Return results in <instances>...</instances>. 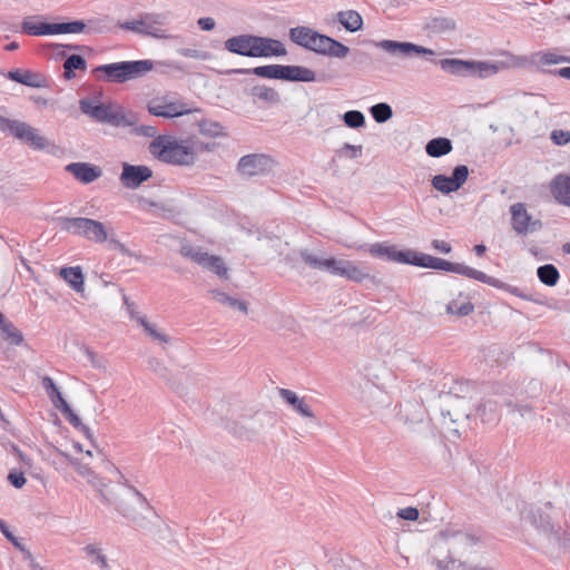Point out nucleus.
Returning a JSON list of instances; mask_svg holds the SVG:
<instances>
[{
	"label": "nucleus",
	"instance_id": "nucleus-29",
	"mask_svg": "<svg viewBox=\"0 0 570 570\" xmlns=\"http://www.w3.org/2000/svg\"><path fill=\"white\" fill-rule=\"evenodd\" d=\"M474 311V305L468 296L459 293L458 297L450 301L445 306V312L449 315L459 317L468 316Z\"/></svg>",
	"mask_w": 570,
	"mask_h": 570
},
{
	"label": "nucleus",
	"instance_id": "nucleus-37",
	"mask_svg": "<svg viewBox=\"0 0 570 570\" xmlns=\"http://www.w3.org/2000/svg\"><path fill=\"white\" fill-rule=\"evenodd\" d=\"M337 21L350 32L358 31L363 27V18L355 10L340 11Z\"/></svg>",
	"mask_w": 570,
	"mask_h": 570
},
{
	"label": "nucleus",
	"instance_id": "nucleus-43",
	"mask_svg": "<svg viewBox=\"0 0 570 570\" xmlns=\"http://www.w3.org/2000/svg\"><path fill=\"white\" fill-rule=\"evenodd\" d=\"M85 23L88 24L86 28V33L90 35L108 33L111 32L115 28L111 19H109L108 17L92 18L85 21Z\"/></svg>",
	"mask_w": 570,
	"mask_h": 570
},
{
	"label": "nucleus",
	"instance_id": "nucleus-41",
	"mask_svg": "<svg viewBox=\"0 0 570 570\" xmlns=\"http://www.w3.org/2000/svg\"><path fill=\"white\" fill-rule=\"evenodd\" d=\"M86 59L80 55H70L63 62V78L71 80L76 77V70H86Z\"/></svg>",
	"mask_w": 570,
	"mask_h": 570
},
{
	"label": "nucleus",
	"instance_id": "nucleus-22",
	"mask_svg": "<svg viewBox=\"0 0 570 570\" xmlns=\"http://www.w3.org/2000/svg\"><path fill=\"white\" fill-rule=\"evenodd\" d=\"M11 81L24 85L31 88H45L47 87L46 78L38 72L30 70L13 69L4 75Z\"/></svg>",
	"mask_w": 570,
	"mask_h": 570
},
{
	"label": "nucleus",
	"instance_id": "nucleus-9",
	"mask_svg": "<svg viewBox=\"0 0 570 570\" xmlns=\"http://www.w3.org/2000/svg\"><path fill=\"white\" fill-rule=\"evenodd\" d=\"M0 129L9 132L14 138L23 141L33 149L41 150L46 147L45 137L40 136L33 127L19 120H10L0 116Z\"/></svg>",
	"mask_w": 570,
	"mask_h": 570
},
{
	"label": "nucleus",
	"instance_id": "nucleus-28",
	"mask_svg": "<svg viewBox=\"0 0 570 570\" xmlns=\"http://www.w3.org/2000/svg\"><path fill=\"white\" fill-rule=\"evenodd\" d=\"M0 337L11 346L23 343L22 332L0 312Z\"/></svg>",
	"mask_w": 570,
	"mask_h": 570
},
{
	"label": "nucleus",
	"instance_id": "nucleus-4",
	"mask_svg": "<svg viewBox=\"0 0 570 570\" xmlns=\"http://www.w3.org/2000/svg\"><path fill=\"white\" fill-rule=\"evenodd\" d=\"M301 257L305 264L314 269L324 271L331 275L344 277L355 283H362L364 279L370 278L367 272L351 261L337 259L335 257L318 258L307 249L301 250Z\"/></svg>",
	"mask_w": 570,
	"mask_h": 570
},
{
	"label": "nucleus",
	"instance_id": "nucleus-31",
	"mask_svg": "<svg viewBox=\"0 0 570 570\" xmlns=\"http://www.w3.org/2000/svg\"><path fill=\"white\" fill-rule=\"evenodd\" d=\"M367 252L377 258H385L391 262L400 263V255L403 250L397 249L395 245H386L385 243H374L367 247Z\"/></svg>",
	"mask_w": 570,
	"mask_h": 570
},
{
	"label": "nucleus",
	"instance_id": "nucleus-48",
	"mask_svg": "<svg viewBox=\"0 0 570 570\" xmlns=\"http://www.w3.org/2000/svg\"><path fill=\"white\" fill-rule=\"evenodd\" d=\"M82 550L86 556L91 559L92 563L98 564L102 570H109L107 557L102 553L100 548L94 544H87Z\"/></svg>",
	"mask_w": 570,
	"mask_h": 570
},
{
	"label": "nucleus",
	"instance_id": "nucleus-8",
	"mask_svg": "<svg viewBox=\"0 0 570 570\" xmlns=\"http://www.w3.org/2000/svg\"><path fill=\"white\" fill-rule=\"evenodd\" d=\"M147 110L155 117L176 118L193 112H200V108H191L184 100H171L168 96L156 97L148 101Z\"/></svg>",
	"mask_w": 570,
	"mask_h": 570
},
{
	"label": "nucleus",
	"instance_id": "nucleus-57",
	"mask_svg": "<svg viewBox=\"0 0 570 570\" xmlns=\"http://www.w3.org/2000/svg\"><path fill=\"white\" fill-rule=\"evenodd\" d=\"M149 367L161 379L169 381V371L167 367L159 362L157 358H150L148 361Z\"/></svg>",
	"mask_w": 570,
	"mask_h": 570
},
{
	"label": "nucleus",
	"instance_id": "nucleus-55",
	"mask_svg": "<svg viewBox=\"0 0 570 570\" xmlns=\"http://www.w3.org/2000/svg\"><path fill=\"white\" fill-rule=\"evenodd\" d=\"M177 53L196 60H206L208 58V52L196 48H179L177 49Z\"/></svg>",
	"mask_w": 570,
	"mask_h": 570
},
{
	"label": "nucleus",
	"instance_id": "nucleus-47",
	"mask_svg": "<svg viewBox=\"0 0 570 570\" xmlns=\"http://www.w3.org/2000/svg\"><path fill=\"white\" fill-rule=\"evenodd\" d=\"M370 114L377 124H384L393 116V109L387 102H379L370 108Z\"/></svg>",
	"mask_w": 570,
	"mask_h": 570
},
{
	"label": "nucleus",
	"instance_id": "nucleus-21",
	"mask_svg": "<svg viewBox=\"0 0 570 570\" xmlns=\"http://www.w3.org/2000/svg\"><path fill=\"white\" fill-rule=\"evenodd\" d=\"M227 75H255L261 78L283 80L284 65H265L255 68L232 69Z\"/></svg>",
	"mask_w": 570,
	"mask_h": 570
},
{
	"label": "nucleus",
	"instance_id": "nucleus-1",
	"mask_svg": "<svg viewBox=\"0 0 570 570\" xmlns=\"http://www.w3.org/2000/svg\"><path fill=\"white\" fill-rule=\"evenodd\" d=\"M289 39L295 45L320 56L344 59L351 51L338 40L305 26L291 28Z\"/></svg>",
	"mask_w": 570,
	"mask_h": 570
},
{
	"label": "nucleus",
	"instance_id": "nucleus-17",
	"mask_svg": "<svg viewBox=\"0 0 570 570\" xmlns=\"http://www.w3.org/2000/svg\"><path fill=\"white\" fill-rule=\"evenodd\" d=\"M428 268L459 274L479 282L482 281L484 274L483 272L470 267L463 263H453L431 255L429 258Z\"/></svg>",
	"mask_w": 570,
	"mask_h": 570
},
{
	"label": "nucleus",
	"instance_id": "nucleus-2",
	"mask_svg": "<svg viewBox=\"0 0 570 570\" xmlns=\"http://www.w3.org/2000/svg\"><path fill=\"white\" fill-rule=\"evenodd\" d=\"M149 151L155 158L169 165L190 166L196 159V153L188 141L166 135H158L153 139Z\"/></svg>",
	"mask_w": 570,
	"mask_h": 570
},
{
	"label": "nucleus",
	"instance_id": "nucleus-50",
	"mask_svg": "<svg viewBox=\"0 0 570 570\" xmlns=\"http://www.w3.org/2000/svg\"><path fill=\"white\" fill-rule=\"evenodd\" d=\"M88 24L83 20H72L68 22H60V35L62 33H81L86 32Z\"/></svg>",
	"mask_w": 570,
	"mask_h": 570
},
{
	"label": "nucleus",
	"instance_id": "nucleus-5",
	"mask_svg": "<svg viewBox=\"0 0 570 570\" xmlns=\"http://www.w3.org/2000/svg\"><path fill=\"white\" fill-rule=\"evenodd\" d=\"M440 68L453 76L478 77L481 79L499 72L500 63L491 61L463 60L458 58H444L438 61Z\"/></svg>",
	"mask_w": 570,
	"mask_h": 570
},
{
	"label": "nucleus",
	"instance_id": "nucleus-6",
	"mask_svg": "<svg viewBox=\"0 0 570 570\" xmlns=\"http://www.w3.org/2000/svg\"><path fill=\"white\" fill-rule=\"evenodd\" d=\"M57 224L61 230L76 236H82L95 243L107 240V232L102 223L86 217H58Z\"/></svg>",
	"mask_w": 570,
	"mask_h": 570
},
{
	"label": "nucleus",
	"instance_id": "nucleus-12",
	"mask_svg": "<svg viewBox=\"0 0 570 570\" xmlns=\"http://www.w3.org/2000/svg\"><path fill=\"white\" fill-rule=\"evenodd\" d=\"M542 537V550L551 558L558 557L570 548V537L557 524L540 533Z\"/></svg>",
	"mask_w": 570,
	"mask_h": 570
},
{
	"label": "nucleus",
	"instance_id": "nucleus-52",
	"mask_svg": "<svg viewBox=\"0 0 570 570\" xmlns=\"http://www.w3.org/2000/svg\"><path fill=\"white\" fill-rule=\"evenodd\" d=\"M139 323L153 338L164 343H167L169 341V337L166 334L158 332L156 326L149 323L145 317L139 318Z\"/></svg>",
	"mask_w": 570,
	"mask_h": 570
},
{
	"label": "nucleus",
	"instance_id": "nucleus-16",
	"mask_svg": "<svg viewBox=\"0 0 570 570\" xmlns=\"http://www.w3.org/2000/svg\"><path fill=\"white\" fill-rule=\"evenodd\" d=\"M151 177L153 170L148 166L122 163L119 181L127 189H137Z\"/></svg>",
	"mask_w": 570,
	"mask_h": 570
},
{
	"label": "nucleus",
	"instance_id": "nucleus-26",
	"mask_svg": "<svg viewBox=\"0 0 570 570\" xmlns=\"http://www.w3.org/2000/svg\"><path fill=\"white\" fill-rule=\"evenodd\" d=\"M278 395L288 404L293 411L303 417H314V413L304 397H299L295 392L288 389H278Z\"/></svg>",
	"mask_w": 570,
	"mask_h": 570
},
{
	"label": "nucleus",
	"instance_id": "nucleus-40",
	"mask_svg": "<svg viewBox=\"0 0 570 570\" xmlns=\"http://www.w3.org/2000/svg\"><path fill=\"white\" fill-rule=\"evenodd\" d=\"M400 264L428 268L430 255L414 249H405L400 255Z\"/></svg>",
	"mask_w": 570,
	"mask_h": 570
},
{
	"label": "nucleus",
	"instance_id": "nucleus-30",
	"mask_svg": "<svg viewBox=\"0 0 570 570\" xmlns=\"http://www.w3.org/2000/svg\"><path fill=\"white\" fill-rule=\"evenodd\" d=\"M551 191L560 204L570 206V176H556L551 185Z\"/></svg>",
	"mask_w": 570,
	"mask_h": 570
},
{
	"label": "nucleus",
	"instance_id": "nucleus-7",
	"mask_svg": "<svg viewBox=\"0 0 570 570\" xmlns=\"http://www.w3.org/2000/svg\"><path fill=\"white\" fill-rule=\"evenodd\" d=\"M166 16L163 13H141L138 19L119 22L118 27L132 31L144 36H150L156 39H171L177 38V36H171L166 32V30L159 28L166 23Z\"/></svg>",
	"mask_w": 570,
	"mask_h": 570
},
{
	"label": "nucleus",
	"instance_id": "nucleus-61",
	"mask_svg": "<svg viewBox=\"0 0 570 570\" xmlns=\"http://www.w3.org/2000/svg\"><path fill=\"white\" fill-rule=\"evenodd\" d=\"M551 140L558 146L566 145L570 140V132L556 129L551 132Z\"/></svg>",
	"mask_w": 570,
	"mask_h": 570
},
{
	"label": "nucleus",
	"instance_id": "nucleus-15",
	"mask_svg": "<svg viewBox=\"0 0 570 570\" xmlns=\"http://www.w3.org/2000/svg\"><path fill=\"white\" fill-rule=\"evenodd\" d=\"M273 166L274 160L269 156L265 154H249L239 159L237 169L240 174L252 177L272 171Z\"/></svg>",
	"mask_w": 570,
	"mask_h": 570
},
{
	"label": "nucleus",
	"instance_id": "nucleus-49",
	"mask_svg": "<svg viewBox=\"0 0 570 570\" xmlns=\"http://www.w3.org/2000/svg\"><path fill=\"white\" fill-rule=\"evenodd\" d=\"M344 124L353 129L365 126V116L360 110H348L343 115Z\"/></svg>",
	"mask_w": 570,
	"mask_h": 570
},
{
	"label": "nucleus",
	"instance_id": "nucleus-51",
	"mask_svg": "<svg viewBox=\"0 0 570 570\" xmlns=\"http://www.w3.org/2000/svg\"><path fill=\"white\" fill-rule=\"evenodd\" d=\"M337 156L346 157L350 159H356L362 156V146L361 145H351L345 142L337 151Z\"/></svg>",
	"mask_w": 570,
	"mask_h": 570
},
{
	"label": "nucleus",
	"instance_id": "nucleus-19",
	"mask_svg": "<svg viewBox=\"0 0 570 570\" xmlns=\"http://www.w3.org/2000/svg\"><path fill=\"white\" fill-rule=\"evenodd\" d=\"M21 32L37 37L60 35V22H35L31 17H28L21 22Z\"/></svg>",
	"mask_w": 570,
	"mask_h": 570
},
{
	"label": "nucleus",
	"instance_id": "nucleus-60",
	"mask_svg": "<svg viewBox=\"0 0 570 570\" xmlns=\"http://www.w3.org/2000/svg\"><path fill=\"white\" fill-rule=\"evenodd\" d=\"M433 28L439 31L454 30L455 23L453 20L448 18H435L433 20Z\"/></svg>",
	"mask_w": 570,
	"mask_h": 570
},
{
	"label": "nucleus",
	"instance_id": "nucleus-33",
	"mask_svg": "<svg viewBox=\"0 0 570 570\" xmlns=\"http://www.w3.org/2000/svg\"><path fill=\"white\" fill-rule=\"evenodd\" d=\"M453 149L451 139L446 137H436L428 141L425 153L428 156L439 158L450 154Z\"/></svg>",
	"mask_w": 570,
	"mask_h": 570
},
{
	"label": "nucleus",
	"instance_id": "nucleus-54",
	"mask_svg": "<svg viewBox=\"0 0 570 570\" xmlns=\"http://www.w3.org/2000/svg\"><path fill=\"white\" fill-rule=\"evenodd\" d=\"M560 56L559 53H554L551 51H539L535 53V57H538V61L542 66L548 65H558L560 63Z\"/></svg>",
	"mask_w": 570,
	"mask_h": 570
},
{
	"label": "nucleus",
	"instance_id": "nucleus-25",
	"mask_svg": "<svg viewBox=\"0 0 570 570\" xmlns=\"http://www.w3.org/2000/svg\"><path fill=\"white\" fill-rule=\"evenodd\" d=\"M521 518L530 522V524L534 527L539 534L544 530H548V528L557 525V523L552 522L551 517L540 508H530L529 510H523L521 512Z\"/></svg>",
	"mask_w": 570,
	"mask_h": 570
},
{
	"label": "nucleus",
	"instance_id": "nucleus-11",
	"mask_svg": "<svg viewBox=\"0 0 570 570\" xmlns=\"http://www.w3.org/2000/svg\"><path fill=\"white\" fill-rule=\"evenodd\" d=\"M511 226L518 236H527L542 229L540 219H534L527 210L524 203H515L510 206Z\"/></svg>",
	"mask_w": 570,
	"mask_h": 570
},
{
	"label": "nucleus",
	"instance_id": "nucleus-59",
	"mask_svg": "<svg viewBox=\"0 0 570 570\" xmlns=\"http://www.w3.org/2000/svg\"><path fill=\"white\" fill-rule=\"evenodd\" d=\"M396 515L403 520L416 521L420 517V512L414 507H407V508L400 509L397 511Z\"/></svg>",
	"mask_w": 570,
	"mask_h": 570
},
{
	"label": "nucleus",
	"instance_id": "nucleus-63",
	"mask_svg": "<svg viewBox=\"0 0 570 570\" xmlns=\"http://www.w3.org/2000/svg\"><path fill=\"white\" fill-rule=\"evenodd\" d=\"M543 72L549 76L560 77L570 80V67L543 70Z\"/></svg>",
	"mask_w": 570,
	"mask_h": 570
},
{
	"label": "nucleus",
	"instance_id": "nucleus-23",
	"mask_svg": "<svg viewBox=\"0 0 570 570\" xmlns=\"http://www.w3.org/2000/svg\"><path fill=\"white\" fill-rule=\"evenodd\" d=\"M99 500L105 505H114L116 511L122 515L124 518L132 521L138 527H145V518L137 513L132 508H130L124 501H112L104 491L99 490L98 492Z\"/></svg>",
	"mask_w": 570,
	"mask_h": 570
},
{
	"label": "nucleus",
	"instance_id": "nucleus-45",
	"mask_svg": "<svg viewBox=\"0 0 570 570\" xmlns=\"http://www.w3.org/2000/svg\"><path fill=\"white\" fill-rule=\"evenodd\" d=\"M212 294H213L214 298L218 303L227 305V306H229V307H232L234 309H238V311H240L244 314H247L248 306H247V303L245 301L232 297V296H229L228 294H226L225 292H222V291H212Z\"/></svg>",
	"mask_w": 570,
	"mask_h": 570
},
{
	"label": "nucleus",
	"instance_id": "nucleus-34",
	"mask_svg": "<svg viewBox=\"0 0 570 570\" xmlns=\"http://www.w3.org/2000/svg\"><path fill=\"white\" fill-rule=\"evenodd\" d=\"M470 391L471 386L468 381L445 377L441 393L450 394L455 397H465Z\"/></svg>",
	"mask_w": 570,
	"mask_h": 570
},
{
	"label": "nucleus",
	"instance_id": "nucleus-24",
	"mask_svg": "<svg viewBox=\"0 0 570 570\" xmlns=\"http://www.w3.org/2000/svg\"><path fill=\"white\" fill-rule=\"evenodd\" d=\"M79 108L85 114L98 122L106 124L111 111V106L102 102H95L90 99H81Z\"/></svg>",
	"mask_w": 570,
	"mask_h": 570
},
{
	"label": "nucleus",
	"instance_id": "nucleus-58",
	"mask_svg": "<svg viewBox=\"0 0 570 570\" xmlns=\"http://www.w3.org/2000/svg\"><path fill=\"white\" fill-rule=\"evenodd\" d=\"M60 412L76 430H78L83 424L79 416L72 411L70 405H67Z\"/></svg>",
	"mask_w": 570,
	"mask_h": 570
},
{
	"label": "nucleus",
	"instance_id": "nucleus-38",
	"mask_svg": "<svg viewBox=\"0 0 570 570\" xmlns=\"http://www.w3.org/2000/svg\"><path fill=\"white\" fill-rule=\"evenodd\" d=\"M106 124L117 128L132 127L137 124V118L132 112L126 114L122 109H111Z\"/></svg>",
	"mask_w": 570,
	"mask_h": 570
},
{
	"label": "nucleus",
	"instance_id": "nucleus-42",
	"mask_svg": "<svg viewBox=\"0 0 570 570\" xmlns=\"http://www.w3.org/2000/svg\"><path fill=\"white\" fill-rule=\"evenodd\" d=\"M537 276L547 286H556L560 279V273L553 264H544L538 267Z\"/></svg>",
	"mask_w": 570,
	"mask_h": 570
},
{
	"label": "nucleus",
	"instance_id": "nucleus-64",
	"mask_svg": "<svg viewBox=\"0 0 570 570\" xmlns=\"http://www.w3.org/2000/svg\"><path fill=\"white\" fill-rule=\"evenodd\" d=\"M431 246L443 254H449L452 250V246L445 240L433 239Z\"/></svg>",
	"mask_w": 570,
	"mask_h": 570
},
{
	"label": "nucleus",
	"instance_id": "nucleus-3",
	"mask_svg": "<svg viewBox=\"0 0 570 570\" xmlns=\"http://www.w3.org/2000/svg\"><path fill=\"white\" fill-rule=\"evenodd\" d=\"M153 67L154 65L150 60H126L99 65L91 70V73L100 81L124 83L145 75Z\"/></svg>",
	"mask_w": 570,
	"mask_h": 570
},
{
	"label": "nucleus",
	"instance_id": "nucleus-44",
	"mask_svg": "<svg viewBox=\"0 0 570 570\" xmlns=\"http://www.w3.org/2000/svg\"><path fill=\"white\" fill-rule=\"evenodd\" d=\"M250 96L268 104H277L281 100L279 94L265 85H256L249 91Z\"/></svg>",
	"mask_w": 570,
	"mask_h": 570
},
{
	"label": "nucleus",
	"instance_id": "nucleus-18",
	"mask_svg": "<svg viewBox=\"0 0 570 570\" xmlns=\"http://www.w3.org/2000/svg\"><path fill=\"white\" fill-rule=\"evenodd\" d=\"M481 283H484L487 285H490L494 288H499V289H502L504 292H508L517 297H520L524 301H528V302H533L535 304H543V298L541 295L539 294H535V293H530V292H525L517 286H513V285H510V284H507V283H503L502 281H500L499 278H495L493 276H489L487 275L485 273L483 274V277H482V281Z\"/></svg>",
	"mask_w": 570,
	"mask_h": 570
},
{
	"label": "nucleus",
	"instance_id": "nucleus-56",
	"mask_svg": "<svg viewBox=\"0 0 570 570\" xmlns=\"http://www.w3.org/2000/svg\"><path fill=\"white\" fill-rule=\"evenodd\" d=\"M132 127H134L132 132L137 136H144V137L154 138V139L156 137H158L157 136L158 130L155 126H151V125L137 126V124H136Z\"/></svg>",
	"mask_w": 570,
	"mask_h": 570
},
{
	"label": "nucleus",
	"instance_id": "nucleus-32",
	"mask_svg": "<svg viewBox=\"0 0 570 570\" xmlns=\"http://www.w3.org/2000/svg\"><path fill=\"white\" fill-rule=\"evenodd\" d=\"M60 276L63 281L77 293H81L85 289L83 273L80 266L62 267L60 269Z\"/></svg>",
	"mask_w": 570,
	"mask_h": 570
},
{
	"label": "nucleus",
	"instance_id": "nucleus-35",
	"mask_svg": "<svg viewBox=\"0 0 570 570\" xmlns=\"http://www.w3.org/2000/svg\"><path fill=\"white\" fill-rule=\"evenodd\" d=\"M41 385L57 410L61 411L63 407L69 405L68 402L63 399L55 381L50 376H43L41 380Z\"/></svg>",
	"mask_w": 570,
	"mask_h": 570
},
{
	"label": "nucleus",
	"instance_id": "nucleus-62",
	"mask_svg": "<svg viewBox=\"0 0 570 570\" xmlns=\"http://www.w3.org/2000/svg\"><path fill=\"white\" fill-rule=\"evenodd\" d=\"M8 481L10 484H12L16 489H21L26 482L27 479L24 478L22 472L11 471L8 474Z\"/></svg>",
	"mask_w": 570,
	"mask_h": 570
},
{
	"label": "nucleus",
	"instance_id": "nucleus-20",
	"mask_svg": "<svg viewBox=\"0 0 570 570\" xmlns=\"http://www.w3.org/2000/svg\"><path fill=\"white\" fill-rule=\"evenodd\" d=\"M65 169L82 184H90L102 174L98 166L90 163H71Z\"/></svg>",
	"mask_w": 570,
	"mask_h": 570
},
{
	"label": "nucleus",
	"instance_id": "nucleus-14",
	"mask_svg": "<svg viewBox=\"0 0 570 570\" xmlns=\"http://www.w3.org/2000/svg\"><path fill=\"white\" fill-rule=\"evenodd\" d=\"M469 168L466 165H458L454 167L452 175L446 176L438 174L432 178V186L442 194H451L459 190L468 180Z\"/></svg>",
	"mask_w": 570,
	"mask_h": 570
},
{
	"label": "nucleus",
	"instance_id": "nucleus-53",
	"mask_svg": "<svg viewBox=\"0 0 570 570\" xmlns=\"http://www.w3.org/2000/svg\"><path fill=\"white\" fill-rule=\"evenodd\" d=\"M203 253L204 252H202L199 247H195L193 245H183L180 248V254L196 264L202 263Z\"/></svg>",
	"mask_w": 570,
	"mask_h": 570
},
{
	"label": "nucleus",
	"instance_id": "nucleus-36",
	"mask_svg": "<svg viewBox=\"0 0 570 570\" xmlns=\"http://www.w3.org/2000/svg\"><path fill=\"white\" fill-rule=\"evenodd\" d=\"M287 50L282 41L268 37H262L261 58L285 56Z\"/></svg>",
	"mask_w": 570,
	"mask_h": 570
},
{
	"label": "nucleus",
	"instance_id": "nucleus-39",
	"mask_svg": "<svg viewBox=\"0 0 570 570\" xmlns=\"http://www.w3.org/2000/svg\"><path fill=\"white\" fill-rule=\"evenodd\" d=\"M202 263H198L199 266L214 272L219 277L227 276V267L224 261L216 255H210L207 252H204L202 255Z\"/></svg>",
	"mask_w": 570,
	"mask_h": 570
},
{
	"label": "nucleus",
	"instance_id": "nucleus-10",
	"mask_svg": "<svg viewBox=\"0 0 570 570\" xmlns=\"http://www.w3.org/2000/svg\"><path fill=\"white\" fill-rule=\"evenodd\" d=\"M261 43L262 36L243 33L225 40L224 48L234 55L261 58Z\"/></svg>",
	"mask_w": 570,
	"mask_h": 570
},
{
	"label": "nucleus",
	"instance_id": "nucleus-13",
	"mask_svg": "<svg viewBox=\"0 0 570 570\" xmlns=\"http://www.w3.org/2000/svg\"><path fill=\"white\" fill-rule=\"evenodd\" d=\"M375 46L392 56L401 58H411L413 56H434V51L432 49L410 41L381 40L376 42Z\"/></svg>",
	"mask_w": 570,
	"mask_h": 570
},
{
	"label": "nucleus",
	"instance_id": "nucleus-46",
	"mask_svg": "<svg viewBox=\"0 0 570 570\" xmlns=\"http://www.w3.org/2000/svg\"><path fill=\"white\" fill-rule=\"evenodd\" d=\"M197 126L199 132L204 136H208L212 138L225 136L224 127L218 121L210 119H202L197 122Z\"/></svg>",
	"mask_w": 570,
	"mask_h": 570
},
{
	"label": "nucleus",
	"instance_id": "nucleus-27",
	"mask_svg": "<svg viewBox=\"0 0 570 570\" xmlns=\"http://www.w3.org/2000/svg\"><path fill=\"white\" fill-rule=\"evenodd\" d=\"M316 80V72L307 67L284 65L283 81L313 82Z\"/></svg>",
	"mask_w": 570,
	"mask_h": 570
}]
</instances>
